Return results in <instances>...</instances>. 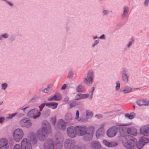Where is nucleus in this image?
Instances as JSON below:
<instances>
[{"label": "nucleus", "instance_id": "obj_1", "mask_svg": "<svg viewBox=\"0 0 149 149\" xmlns=\"http://www.w3.org/2000/svg\"><path fill=\"white\" fill-rule=\"evenodd\" d=\"M137 142V141L136 138L129 135L123 138L122 141L123 146L127 149H134Z\"/></svg>", "mask_w": 149, "mask_h": 149}, {"label": "nucleus", "instance_id": "obj_2", "mask_svg": "<svg viewBox=\"0 0 149 149\" xmlns=\"http://www.w3.org/2000/svg\"><path fill=\"white\" fill-rule=\"evenodd\" d=\"M13 136L14 140L16 142H18L23 137V132L22 129L20 128H17L14 131Z\"/></svg>", "mask_w": 149, "mask_h": 149}, {"label": "nucleus", "instance_id": "obj_3", "mask_svg": "<svg viewBox=\"0 0 149 149\" xmlns=\"http://www.w3.org/2000/svg\"><path fill=\"white\" fill-rule=\"evenodd\" d=\"M40 115V112L36 109H33L29 111L27 114V116L29 118H33L36 119L39 117Z\"/></svg>", "mask_w": 149, "mask_h": 149}, {"label": "nucleus", "instance_id": "obj_4", "mask_svg": "<svg viewBox=\"0 0 149 149\" xmlns=\"http://www.w3.org/2000/svg\"><path fill=\"white\" fill-rule=\"evenodd\" d=\"M75 131L79 136H83L86 132V126H76L75 127Z\"/></svg>", "mask_w": 149, "mask_h": 149}, {"label": "nucleus", "instance_id": "obj_5", "mask_svg": "<svg viewBox=\"0 0 149 149\" xmlns=\"http://www.w3.org/2000/svg\"><path fill=\"white\" fill-rule=\"evenodd\" d=\"M118 128L116 126H112L108 129L107 131V134L109 137L114 136L117 133Z\"/></svg>", "mask_w": 149, "mask_h": 149}, {"label": "nucleus", "instance_id": "obj_6", "mask_svg": "<svg viewBox=\"0 0 149 149\" xmlns=\"http://www.w3.org/2000/svg\"><path fill=\"white\" fill-rule=\"evenodd\" d=\"M54 142L52 139H48L45 142L44 145V149H54Z\"/></svg>", "mask_w": 149, "mask_h": 149}, {"label": "nucleus", "instance_id": "obj_7", "mask_svg": "<svg viewBox=\"0 0 149 149\" xmlns=\"http://www.w3.org/2000/svg\"><path fill=\"white\" fill-rule=\"evenodd\" d=\"M19 123L21 126L28 128L30 127L31 126V121L28 118L22 119L19 121Z\"/></svg>", "mask_w": 149, "mask_h": 149}, {"label": "nucleus", "instance_id": "obj_8", "mask_svg": "<svg viewBox=\"0 0 149 149\" xmlns=\"http://www.w3.org/2000/svg\"><path fill=\"white\" fill-rule=\"evenodd\" d=\"M22 149H32L31 143L26 138H24L21 142Z\"/></svg>", "mask_w": 149, "mask_h": 149}, {"label": "nucleus", "instance_id": "obj_9", "mask_svg": "<svg viewBox=\"0 0 149 149\" xmlns=\"http://www.w3.org/2000/svg\"><path fill=\"white\" fill-rule=\"evenodd\" d=\"M93 72L92 70L89 71L86 76L84 78V81L85 84L87 83L88 81L90 84H92L93 82Z\"/></svg>", "mask_w": 149, "mask_h": 149}, {"label": "nucleus", "instance_id": "obj_10", "mask_svg": "<svg viewBox=\"0 0 149 149\" xmlns=\"http://www.w3.org/2000/svg\"><path fill=\"white\" fill-rule=\"evenodd\" d=\"M39 129H42V131H45L47 133H49L51 131V126L49 123L46 121L42 123V127Z\"/></svg>", "mask_w": 149, "mask_h": 149}, {"label": "nucleus", "instance_id": "obj_11", "mask_svg": "<svg viewBox=\"0 0 149 149\" xmlns=\"http://www.w3.org/2000/svg\"><path fill=\"white\" fill-rule=\"evenodd\" d=\"M74 142L71 139L65 140L64 142V146L65 149H72L74 148Z\"/></svg>", "mask_w": 149, "mask_h": 149}, {"label": "nucleus", "instance_id": "obj_12", "mask_svg": "<svg viewBox=\"0 0 149 149\" xmlns=\"http://www.w3.org/2000/svg\"><path fill=\"white\" fill-rule=\"evenodd\" d=\"M28 137L30 140V143L31 146H36L37 143V139L35 134L32 132L30 133L28 136Z\"/></svg>", "mask_w": 149, "mask_h": 149}, {"label": "nucleus", "instance_id": "obj_13", "mask_svg": "<svg viewBox=\"0 0 149 149\" xmlns=\"http://www.w3.org/2000/svg\"><path fill=\"white\" fill-rule=\"evenodd\" d=\"M48 134L42 129H39L37 132V136L40 140L44 141L46 138V135Z\"/></svg>", "mask_w": 149, "mask_h": 149}, {"label": "nucleus", "instance_id": "obj_14", "mask_svg": "<svg viewBox=\"0 0 149 149\" xmlns=\"http://www.w3.org/2000/svg\"><path fill=\"white\" fill-rule=\"evenodd\" d=\"M75 127L71 126L68 127L67 129V132L68 135L71 138L76 137V134L75 131Z\"/></svg>", "mask_w": 149, "mask_h": 149}, {"label": "nucleus", "instance_id": "obj_15", "mask_svg": "<svg viewBox=\"0 0 149 149\" xmlns=\"http://www.w3.org/2000/svg\"><path fill=\"white\" fill-rule=\"evenodd\" d=\"M8 140L3 138L0 139V149H8Z\"/></svg>", "mask_w": 149, "mask_h": 149}, {"label": "nucleus", "instance_id": "obj_16", "mask_svg": "<svg viewBox=\"0 0 149 149\" xmlns=\"http://www.w3.org/2000/svg\"><path fill=\"white\" fill-rule=\"evenodd\" d=\"M147 138L141 137L138 143L136 144V146L138 149H141L143 145L147 143Z\"/></svg>", "mask_w": 149, "mask_h": 149}, {"label": "nucleus", "instance_id": "obj_17", "mask_svg": "<svg viewBox=\"0 0 149 149\" xmlns=\"http://www.w3.org/2000/svg\"><path fill=\"white\" fill-rule=\"evenodd\" d=\"M141 134L146 136H149V125H147L143 126L140 130Z\"/></svg>", "mask_w": 149, "mask_h": 149}, {"label": "nucleus", "instance_id": "obj_18", "mask_svg": "<svg viewBox=\"0 0 149 149\" xmlns=\"http://www.w3.org/2000/svg\"><path fill=\"white\" fill-rule=\"evenodd\" d=\"M103 125H102V127L99 128L96 132L95 135L97 139L103 136L104 134V130L103 128Z\"/></svg>", "mask_w": 149, "mask_h": 149}, {"label": "nucleus", "instance_id": "obj_19", "mask_svg": "<svg viewBox=\"0 0 149 149\" xmlns=\"http://www.w3.org/2000/svg\"><path fill=\"white\" fill-rule=\"evenodd\" d=\"M102 142L103 143L105 146L108 147H115L117 145V143L116 142H109L105 139L103 140Z\"/></svg>", "mask_w": 149, "mask_h": 149}, {"label": "nucleus", "instance_id": "obj_20", "mask_svg": "<svg viewBox=\"0 0 149 149\" xmlns=\"http://www.w3.org/2000/svg\"><path fill=\"white\" fill-rule=\"evenodd\" d=\"M91 147L93 149H100L101 148V145L99 142L94 141L91 143Z\"/></svg>", "mask_w": 149, "mask_h": 149}, {"label": "nucleus", "instance_id": "obj_21", "mask_svg": "<svg viewBox=\"0 0 149 149\" xmlns=\"http://www.w3.org/2000/svg\"><path fill=\"white\" fill-rule=\"evenodd\" d=\"M127 133L132 135H136L137 134V130L133 127H129L127 128Z\"/></svg>", "mask_w": 149, "mask_h": 149}, {"label": "nucleus", "instance_id": "obj_22", "mask_svg": "<svg viewBox=\"0 0 149 149\" xmlns=\"http://www.w3.org/2000/svg\"><path fill=\"white\" fill-rule=\"evenodd\" d=\"M127 70L126 69H124L122 75L123 80L125 83H127L128 81V76L127 75Z\"/></svg>", "mask_w": 149, "mask_h": 149}, {"label": "nucleus", "instance_id": "obj_23", "mask_svg": "<svg viewBox=\"0 0 149 149\" xmlns=\"http://www.w3.org/2000/svg\"><path fill=\"white\" fill-rule=\"evenodd\" d=\"M57 128L62 130H64L66 127L65 125L61 119L60 120V121L57 123Z\"/></svg>", "mask_w": 149, "mask_h": 149}, {"label": "nucleus", "instance_id": "obj_24", "mask_svg": "<svg viewBox=\"0 0 149 149\" xmlns=\"http://www.w3.org/2000/svg\"><path fill=\"white\" fill-rule=\"evenodd\" d=\"M83 137V139L85 141H88L91 140L93 137V135L89 133H86Z\"/></svg>", "mask_w": 149, "mask_h": 149}, {"label": "nucleus", "instance_id": "obj_25", "mask_svg": "<svg viewBox=\"0 0 149 149\" xmlns=\"http://www.w3.org/2000/svg\"><path fill=\"white\" fill-rule=\"evenodd\" d=\"M58 104L55 102H50L47 103L46 106H48L49 107L54 109L57 108Z\"/></svg>", "mask_w": 149, "mask_h": 149}, {"label": "nucleus", "instance_id": "obj_26", "mask_svg": "<svg viewBox=\"0 0 149 149\" xmlns=\"http://www.w3.org/2000/svg\"><path fill=\"white\" fill-rule=\"evenodd\" d=\"M65 120L67 122H70L73 119L72 114L70 113H67L65 116Z\"/></svg>", "mask_w": 149, "mask_h": 149}, {"label": "nucleus", "instance_id": "obj_27", "mask_svg": "<svg viewBox=\"0 0 149 149\" xmlns=\"http://www.w3.org/2000/svg\"><path fill=\"white\" fill-rule=\"evenodd\" d=\"M94 127L92 126H89L87 128H86V133H89L93 135V132L94 131Z\"/></svg>", "mask_w": 149, "mask_h": 149}, {"label": "nucleus", "instance_id": "obj_28", "mask_svg": "<svg viewBox=\"0 0 149 149\" xmlns=\"http://www.w3.org/2000/svg\"><path fill=\"white\" fill-rule=\"evenodd\" d=\"M123 13L122 15V18H125L129 10V8L128 7L125 6L123 8Z\"/></svg>", "mask_w": 149, "mask_h": 149}, {"label": "nucleus", "instance_id": "obj_29", "mask_svg": "<svg viewBox=\"0 0 149 149\" xmlns=\"http://www.w3.org/2000/svg\"><path fill=\"white\" fill-rule=\"evenodd\" d=\"M63 142H58L56 143L55 146V149H62L63 147Z\"/></svg>", "mask_w": 149, "mask_h": 149}, {"label": "nucleus", "instance_id": "obj_30", "mask_svg": "<svg viewBox=\"0 0 149 149\" xmlns=\"http://www.w3.org/2000/svg\"><path fill=\"white\" fill-rule=\"evenodd\" d=\"M135 115L134 113L132 112L130 114L126 113L125 115V116L128 118L129 119H133L135 116Z\"/></svg>", "mask_w": 149, "mask_h": 149}, {"label": "nucleus", "instance_id": "obj_31", "mask_svg": "<svg viewBox=\"0 0 149 149\" xmlns=\"http://www.w3.org/2000/svg\"><path fill=\"white\" fill-rule=\"evenodd\" d=\"M84 87L83 86L79 85L76 88V91L78 92H80L83 91L84 90Z\"/></svg>", "mask_w": 149, "mask_h": 149}, {"label": "nucleus", "instance_id": "obj_32", "mask_svg": "<svg viewBox=\"0 0 149 149\" xmlns=\"http://www.w3.org/2000/svg\"><path fill=\"white\" fill-rule=\"evenodd\" d=\"M93 115V113L92 112L90 111H89L87 110L86 111V118L88 119L91 118Z\"/></svg>", "mask_w": 149, "mask_h": 149}, {"label": "nucleus", "instance_id": "obj_33", "mask_svg": "<svg viewBox=\"0 0 149 149\" xmlns=\"http://www.w3.org/2000/svg\"><path fill=\"white\" fill-rule=\"evenodd\" d=\"M144 100L139 99L137 100L136 104L139 106H141L144 105Z\"/></svg>", "mask_w": 149, "mask_h": 149}, {"label": "nucleus", "instance_id": "obj_34", "mask_svg": "<svg viewBox=\"0 0 149 149\" xmlns=\"http://www.w3.org/2000/svg\"><path fill=\"white\" fill-rule=\"evenodd\" d=\"M132 90V88L130 87H126L125 89L123 91H121V92H123L124 93H126L131 92Z\"/></svg>", "mask_w": 149, "mask_h": 149}, {"label": "nucleus", "instance_id": "obj_35", "mask_svg": "<svg viewBox=\"0 0 149 149\" xmlns=\"http://www.w3.org/2000/svg\"><path fill=\"white\" fill-rule=\"evenodd\" d=\"M50 113V111L49 110H45L44 111V115L45 117H47L49 116Z\"/></svg>", "mask_w": 149, "mask_h": 149}, {"label": "nucleus", "instance_id": "obj_36", "mask_svg": "<svg viewBox=\"0 0 149 149\" xmlns=\"http://www.w3.org/2000/svg\"><path fill=\"white\" fill-rule=\"evenodd\" d=\"M54 95H56V98H57V99L58 100L57 101H59L61 99V95L59 93H56V94H55Z\"/></svg>", "mask_w": 149, "mask_h": 149}, {"label": "nucleus", "instance_id": "obj_37", "mask_svg": "<svg viewBox=\"0 0 149 149\" xmlns=\"http://www.w3.org/2000/svg\"><path fill=\"white\" fill-rule=\"evenodd\" d=\"M17 113H12L11 114H9L8 115V116L7 117V118L8 119H11L14 116H15Z\"/></svg>", "mask_w": 149, "mask_h": 149}, {"label": "nucleus", "instance_id": "obj_38", "mask_svg": "<svg viewBox=\"0 0 149 149\" xmlns=\"http://www.w3.org/2000/svg\"><path fill=\"white\" fill-rule=\"evenodd\" d=\"M56 95H54V96H52V97L49 98L48 99V100L49 101H50L52 100H55V101H57V100H58L57 99V98H56L55 97Z\"/></svg>", "mask_w": 149, "mask_h": 149}, {"label": "nucleus", "instance_id": "obj_39", "mask_svg": "<svg viewBox=\"0 0 149 149\" xmlns=\"http://www.w3.org/2000/svg\"><path fill=\"white\" fill-rule=\"evenodd\" d=\"M56 121V119L55 118H51V123L53 125H55Z\"/></svg>", "mask_w": 149, "mask_h": 149}, {"label": "nucleus", "instance_id": "obj_40", "mask_svg": "<svg viewBox=\"0 0 149 149\" xmlns=\"http://www.w3.org/2000/svg\"><path fill=\"white\" fill-rule=\"evenodd\" d=\"M46 103H43L41 104V105L39 106V111H42L43 108H44V107L45 105H46Z\"/></svg>", "mask_w": 149, "mask_h": 149}, {"label": "nucleus", "instance_id": "obj_41", "mask_svg": "<svg viewBox=\"0 0 149 149\" xmlns=\"http://www.w3.org/2000/svg\"><path fill=\"white\" fill-rule=\"evenodd\" d=\"M116 90H118L120 88V83L119 81H118L116 82Z\"/></svg>", "mask_w": 149, "mask_h": 149}, {"label": "nucleus", "instance_id": "obj_42", "mask_svg": "<svg viewBox=\"0 0 149 149\" xmlns=\"http://www.w3.org/2000/svg\"><path fill=\"white\" fill-rule=\"evenodd\" d=\"M7 84L6 83H4L1 84V88L3 90H5L7 87Z\"/></svg>", "mask_w": 149, "mask_h": 149}, {"label": "nucleus", "instance_id": "obj_43", "mask_svg": "<svg viewBox=\"0 0 149 149\" xmlns=\"http://www.w3.org/2000/svg\"><path fill=\"white\" fill-rule=\"evenodd\" d=\"M82 96L81 95H79V94H78L75 97V99L77 100H79L81 98H82Z\"/></svg>", "mask_w": 149, "mask_h": 149}, {"label": "nucleus", "instance_id": "obj_44", "mask_svg": "<svg viewBox=\"0 0 149 149\" xmlns=\"http://www.w3.org/2000/svg\"><path fill=\"white\" fill-rule=\"evenodd\" d=\"M76 104V102H73L70 104V108H71L74 107Z\"/></svg>", "mask_w": 149, "mask_h": 149}, {"label": "nucleus", "instance_id": "obj_45", "mask_svg": "<svg viewBox=\"0 0 149 149\" xmlns=\"http://www.w3.org/2000/svg\"><path fill=\"white\" fill-rule=\"evenodd\" d=\"M13 149H21L20 146L19 144H16L14 146Z\"/></svg>", "mask_w": 149, "mask_h": 149}, {"label": "nucleus", "instance_id": "obj_46", "mask_svg": "<svg viewBox=\"0 0 149 149\" xmlns=\"http://www.w3.org/2000/svg\"><path fill=\"white\" fill-rule=\"evenodd\" d=\"M49 86H47L48 88L45 89L43 91L45 93H48L49 91V88H50Z\"/></svg>", "mask_w": 149, "mask_h": 149}, {"label": "nucleus", "instance_id": "obj_47", "mask_svg": "<svg viewBox=\"0 0 149 149\" xmlns=\"http://www.w3.org/2000/svg\"><path fill=\"white\" fill-rule=\"evenodd\" d=\"M95 117L98 119L101 118H102L103 116L102 114L96 115L95 116Z\"/></svg>", "mask_w": 149, "mask_h": 149}, {"label": "nucleus", "instance_id": "obj_48", "mask_svg": "<svg viewBox=\"0 0 149 149\" xmlns=\"http://www.w3.org/2000/svg\"><path fill=\"white\" fill-rule=\"evenodd\" d=\"M87 119H86L85 118H84L83 117H80V120H79L80 121H81L82 122H86L87 121Z\"/></svg>", "mask_w": 149, "mask_h": 149}, {"label": "nucleus", "instance_id": "obj_49", "mask_svg": "<svg viewBox=\"0 0 149 149\" xmlns=\"http://www.w3.org/2000/svg\"><path fill=\"white\" fill-rule=\"evenodd\" d=\"M73 73L72 72H70L68 74V77L69 78H71L72 77Z\"/></svg>", "mask_w": 149, "mask_h": 149}, {"label": "nucleus", "instance_id": "obj_50", "mask_svg": "<svg viewBox=\"0 0 149 149\" xmlns=\"http://www.w3.org/2000/svg\"><path fill=\"white\" fill-rule=\"evenodd\" d=\"M144 105L148 106L149 105V101H146L144 100Z\"/></svg>", "mask_w": 149, "mask_h": 149}, {"label": "nucleus", "instance_id": "obj_51", "mask_svg": "<svg viewBox=\"0 0 149 149\" xmlns=\"http://www.w3.org/2000/svg\"><path fill=\"white\" fill-rule=\"evenodd\" d=\"M79 111L78 110H77L76 113V116L75 117L76 119L77 120L79 118Z\"/></svg>", "mask_w": 149, "mask_h": 149}, {"label": "nucleus", "instance_id": "obj_52", "mask_svg": "<svg viewBox=\"0 0 149 149\" xmlns=\"http://www.w3.org/2000/svg\"><path fill=\"white\" fill-rule=\"evenodd\" d=\"M82 98H85L88 97L89 95L87 94H86L84 95H81Z\"/></svg>", "mask_w": 149, "mask_h": 149}, {"label": "nucleus", "instance_id": "obj_53", "mask_svg": "<svg viewBox=\"0 0 149 149\" xmlns=\"http://www.w3.org/2000/svg\"><path fill=\"white\" fill-rule=\"evenodd\" d=\"M92 91H91V96L90 97L91 99L92 97V95H93V92L94 90V87H92L91 88Z\"/></svg>", "mask_w": 149, "mask_h": 149}, {"label": "nucleus", "instance_id": "obj_54", "mask_svg": "<svg viewBox=\"0 0 149 149\" xmlns=\"http://www.w3.org/2000/svg\"><path fill=\"white\" fill-rule=\"evenodd\" d=\"M36 101V98H35L34 97H33L30 100V102H35Z\"/></svg>", "mask_w": 149, "mask_h": 149}, {"label": "nucleus", "instance_id": "obj_55", "mask_svg": "<svg viewBox=\"0 0 149 149\" xmlns=\"http://www.w3.org/2000/svg\"><path fill=\"white\" fill-rule=\"evenodd\" d=\"M144 4L146 6H147L149 3V0H146L144 3Z\"/></svg>", "mask_w": 149, "mask_h": 149}, {"label": "nucleus", "instance_id": "obj_56", "mask_svg": "<svg viewBox=\"0 0 149 149\" xmlns=\"http://www.w3.org/2000/svg\"><path fill=\"white\" fill-rule=\"evenodd\" d=\"M103 13L104 15H107L109 13V11L108 10H105L103 11Z\"/></svg>", "mask_w": 149, "mask_h": 149}, {"label": "nucleus", "instance_id": "obj_57", "mask_svg": "<svg viewBox=\"0 0 149 149\" xmlns=\"http://www.w3.org/2000/svg\"><path fill=\"white\" fill-rule=\"evenodd\" d=\"M74 149H81V147H79L78 146H74L73 148Z\"/></svg>", "mask_w": 149, "mask_h": 149}, {"label": "nucleus", "instance_id": "obj_58", "mask_svg": "<svg viewBox=\"0 0 149 149\" xmlns=\"http://www.w3.org/2000/svg\"><path fill=\"white\" fill-rule=\"evenodd\" d=\"M69 98V97L66 96L64 99L63 101L64 102H67L68 101Z\"/></svg>", "mask_w": 149, "mask_h": 149}, {"label": "nucleus", "instance_id": "obj_59", "mask_svg": "<svg viewBox=\"0 0 149 149\" xmlns=\"http://www.w3.org/2000/svg\"><path fill=\"white\" fill-rule=\"evenodd\" d=\"M1 36L3 38H6L8 37V35L7 34H5L1 35Z\"/></svg>", "mask_w": 149, "mask_h": 149}, {"label": "nucleus", "instance_id": "obj_60", "mask_svg": "<svg viewBox=\"0 0 149 149\" xmlns=\"http://www.w3.org/2000/svg\"><path fill=\"white\" fill-rule=\"evenodd\" d=\"M66 88V85L65 84H64L62 86L61 89L62 90L65 89Z\"/></svg>", "mask_w": 149, "mask_h": 149}, {"label": "nucleus", "instance_id": "obj_61", "mask_svg": "<svg viewBox=\"0 0 149 149\" xmlns=\"http://www.w3.org/2000/svg\"><path fill=\"white\" fill-rule=\"evenodd\" d=\"M5 118L2 117L0 118V123H2L4 120Z\"/></svg>", "mask_w": 149, "mask_h": 149}, {"label": "nucleus", "instance_id": "obj_62", "mask_svg": "<svg viewBox=\"0 0 149 149\" xmlns=\"http://www.w3.org/2000/svg\"><path fill=\"white\" fill-rule=\"evenodd\" d=\"M105 38L104 35L103 34L99 37L100 39L104 38Z\"/></svg>", "mask_w": 149, "mask_h": 149}, {"label": "nucleus", "instance_id": "obj_63", "mask_svg": "<svg viewBox=\"0 0 149 149\" xmlns=\"http://www.w3.org/2000/svg\"><path fill=\"white\" fill-rule=\"evenodd\" d=\"M8 4L10 6H12L13 5V4L12 3H11L10 2L7 1V0H6V1Z\"/></svg>", "mask_w": 149, "mask_h": 149}, {"label": "nucleus", "instance_id": "obj_64", "mask_svg": "<svg viewBox=\"0 0 149 149\" xmlns=\"http://www.w3.org/2000/svg\"><path fill=\"white\" fill-rule=\"evenodd\" d=\"M99 42V41L97 40H96L95 41V44L97 45Z\"/></svg>", "mask_w": 149, "mask_h": 149}]
</instances>
